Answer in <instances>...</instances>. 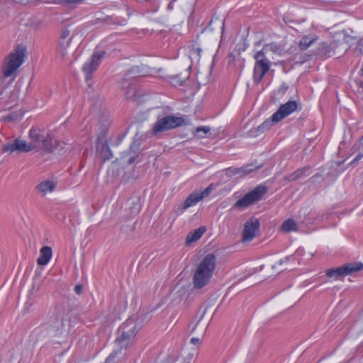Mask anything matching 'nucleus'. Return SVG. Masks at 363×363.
<instances>
[{"label": "nucleus", "instance_id": "27", "mask_svg": "<svg viewBox=\"0 0 363 363\" xmlns=\"http://www.w3.org/2000/svg\"><path fill=\"white\" fill-rule=\"evenodd\" d=\"M129 75H130L131 77L136 78L144 76L145 73L140 69L139 67H133L130 69Z\"/></svg>", "mask_w": 363, "mask_h": 363}, {"label": "nucleus", "instance_id": "28", "mask_svg": "<svg viewBox=\"0 0 363 363\" xmlns=\"http://www.w3.org/2000/svg\"><path fill=\"white\" fill-rule=\"evenodd\" d=\"M213 184H210L207 188H206L202 192L198 193V196L200 199L202 200L203 198L208 196L211 191L213 189Z\"/></svg>", "mask_w": 363, "mask_h": 363}, {"label": "nucleus", "instance_id": "33", "mask_svg": "<svg viewBox=\"0 0 363 363\" xmlns=\"http://www.w3.org/2000/svg\"><path fill=\"white\" fill-rule=\"evenodd\" d=\"M201 339V337H192V338H191L190 342L191 344H193L194 345H197L200 343Z\"/></svg>", "mask_w": 363, "mask_h": 363}, {"label": "nucleus", "instance_id": "3", "mask_svg": "<svg viewBox=\"0 0 363 363\" xmlns=\"http://www.w3.org/2000/svg\"><path fill=\"white\" fill-rule=\"evenodd\" d=\"M184 119L174 115L158 117L153 124L151 133L152 135L157 136L161 133L183 125Z\"/></svg>", "mask_w": 363, "mask_h": 363}, {"label": "nucleus", "instance_id": "22", "mask_svg": "<svg viewBox=\"0 0 363 363\" xmlns=\"http://www.w3.org/2000/svg\"><path fill=\"white\" fill-rule=\"evenodd\" d=\"M277 122L273 120V115L271 118L266 120L264 123H262L259 126H258L255 130H251V133L254 132H264L265 130H269L274 123Z\"/></svg>", "mask_w": 363, "mask_h": 363}, {"label": "nucleus", "instance_id": "16", "mask_svg": "<svg viewBox=\"0 0 363 363\" xmlns=\"http://www.w3.org/2000/svg\"><path fill=\"white\" fill-rule=\"evenodd\" d=\"M52 256V250L49 246H44L40 250V255L37 262L39 265L45 266L48 264Z\"/></svg>", "mask_w": 363, "mask_h": 363}, {"label": "nucleus", "instance_id": "10", "mask_svg": "<svg viewBox=\"0 0 363 363\" xmlns=\"http://www.w3.org/2000/svg\"><path fill=\"white\" fill-rule=\"evenodd\" d=\"M108 133L104 130L100 133L96 143V153L104 162L110 160L113 155L108 144Z\"/></svg>", "mask_w": 363, "mask_h": 363}, {"label": "nucleus", "instance_id": "39", "mask_svg": "<svg viewBox=\"0 0 363 363\" xmlns=\"http://www.w3.org/2000/svg\"><path fill=\"white\" fill-rule=\"evenodd\" d=\"M113 181H112V179L111 178L110 179L107 180V182L108 183H111Z\"/></svg>", "mask_w": 363, "mask_h": 363}, {"label": "nucleus", "instance_id": "20", "mask_svg": "<svg viewBox=\"0 0 363 363\" xmlns=\"http://www.w3.org/2000/svg\"><path fill=\"white\" fill-rule=\"evenodd\" d=\"M205 231V229L203 228H199L198 229H196L193 232H190L186 240V244H190L191 242L197 241L203 234Z\"/></svg>", "mask_w": 363, "mask_h": 363}, {"label": "nucleus", "instance_id": "29", "mask_svg": "<svg viewBox=\"0 0 363 363\" xmlns=\"http://www.w3.org/2000/svg\"><path fill=\"white\" fill-rule=\"evenodd\" d=\"M355 147L359 150V152L354 158V161H358L363 157V144L362 143L357 144V145H356Z\"/></svg>", "mask_w": 363, "mask_h": 363}, {"label": "nucleus", "instance_id": "24", "mask_svg": "<svg viewBox=\"0 0 363 363\" xmlns=\"http://www.w3.org/2000/svg\"><path fill=\"white\" fill-rule=\"evenodd\" d=\"M306 170H307L306 168L298 169L296 171H295L294 172L286 176L285 177V179L289 182L296 181L298 179L301 178L303 175V174L305 173V172Z\"/></svg>", "mask_w": 363, "mask_h": 363}, {"label": "nucleus", "instance_id": "34", "mask_svg": "<svg viewBox=\"0 0 363 363\" xmlns=\"http://www.w3.org/2000/svg\"><path fill=\"white\" fill-rule=\"evenodd\" d=\"M82 287L81 285H77L75 287H74V291L77 294H79L81 292H82Z\"/></svg>", "mask_w": 363, "mask_h": 363}, {"label": "nucleus", "instance_id": "41", "mask_svg": "<svg viewBox=\"0 0 363 363\" xmlns=\"http://www.w3.org/2000/svg\"><path fill=\"white\" fill-rule=\"evenodd\" d=\"M108 174H113V171H111V172L108 171Z\"/></svg>", "mask_w": 363, "mask_h": 363}, {"label": "nucleus", "instance_id": "18", "mask_svg": "<svg viewBox=\"0 0 363 363\" xmlns=\"http://www.w3.org/2000/svg\"><path fill=\"white\" fill-rule=\"evenodd\" d=\"M139 150L140 143L133 142L130 146L129 152L127 155V157H128L127 159V162L128 164H133L135 162V157H138V152H139Z\"/></svg>", "mask_w": 363, "mask_h": 363}, {"label": "nucleus", "instance_id": "8", "mask_svg": "<svg viewBox=\"0 0 363 363\" xmlns=\"http://www.w3.org/2000/svg\"><path fill=\"white\" fill-rule=\"evenodd\" d=\"M267 192V188L265 186L259 185L241 199L238 200L235 203L234 207L238 208H245L260 200Z\"/></svg>", "mask_w": 363, "mask_h": 363}, {"label": "nucleus", "instance_id": "2", "mask_svg": "<svg viewBox=\"0 0 363 363\" xmlns=\"http://www.w3.org/2000/svg\"><path fill=\"white\" fill-rule=\"evenodd\" d=\"M216 262L215 255L209 253L199 264L193 278L196 289H201L208 284L216 268Z\"/></svg>", "mask_w": 363, "mask_h": 363}, {"label": "nucleus", "instance_id": "11", "mask_svg": "<svg viewBox=\"0 0 363 363\" xmlns=\"http://www.w3.org/2000/svg\"><path fill=\"white\" fill-rule=\"evenodd\" d=\"M34 149L35 145H30L26 141L18 138L2 146V152L9 153H12L14 151L27 152Z\"/></svg>", "mask_w": 363, "mask_h": 363}, {"label": "nucleus", "instance_id": "7", "mask_svg": "<svg viewBox=\"0 0 363 363\" xmlns=\"http://www.w3.org/2000/svg\"><path fill=\"white\" fill-rule=\"evenodd\" d=\"M105 54L106 52L103 50H97L93 53L91 59L84 64L82 72L84 74L86 83H89V82L92 79L93 74L98 69Z\"/></svg>", "mask_w": 363, "mask_h": 363}, {"label": "nucleus", "instance_id": "15", "mask_svg": "<svg viewBox=\"0 0 363 363\" xmlns=\"http://www.w3.org/2000/svg\"><path fill=\"white\" fill-rule=\"evenodd\" d=\"M259 167H252V164H247L240 168L229 167L225 169V174L228 177H231L235 174L246 175L254 170L257 169Z\"/></svg>", "mask_w": 363, "mask_h": 363}, {"label": "nucleus", "instance_id": "30", "mask_svg": "<svg viewBox=\"0 0 363 363\" xmlns=\"http://www.w3.org/2000/svg\"><path fill=\"white\" fill-rule=\"evenodd\" d=\"M69 30L67 29H64L62 30L61 32V34H60V38L59 40H70L69 38Z\"/></svg>", "mask_w": 363, "mask_h": 363}, {"label": "nucleus", "instance_id": "23", "mask_svg": "<svg viewBox=\"0 0 363 363\" xmlns=\"http://www.w3.org/2000/svg\"><path fill=\"white\" fill-rule=\"evenodd\" d=\"M71 43V40H59L57 50L62 57L67 55V49Z\"/></svg>", "mask_w": 363, "mask_h": 363}, {"label": "nucleus", "instance_id": "32", "mask_svg": "<svg viewBox=\"0 0 363 363\" xmlns=\"http://www.w3.org/2000/svg\"><path fill=\"white\" fill-rule=\"evenodd\" d=\"M268 49H270L273 52H276L278 50V47L276 45H267L264 47V48L262 50L264 52V51L267 50Z\"/></svg>", "mask_w": 363, "mask_h": 363}, {"label": "nucleus", "instance_id": "36", "mask_svg": "<svg viewBox=\"0 0 363 363\" xmlns=\"http://www.w3.org/2000/svg\"><path fill=\"white\" fill-rule=\"evenodd\" d=\"M80 1H82V0H66V2L68 4L78 3Z\"/></svg>", "mask_w": 363, "mask_h": 363}, {"label": "nucleus", "instance_id": "42", "mask_svg": "<svg viewBox=\"0 0 363 363\" xmlns=\"http://www.w3.org/2000/svg\"><path fill=\"white\" fill-rule=\"evenodd\" d=\"M283 263L282 260H280L279 264H281Z\"/></svg>", "mask_w": 363, "mask_h": 363}, {"label": "nucleus", "instance_id": "25", "mask_svg": "<svg viewBox=\"0 0 363 363\" xmlns=\"http://www.w3.org/2000/svg\"><path fill=\"white\" fill-rule=\"evenodd\" d=\"M281 229L286 232L296 230V223L293 219H288L283 223Z\"/></svg>", "mask_w": 363, "mask_h": 363}, {"label": "nucleus", "instance_id": "37", "mask_svg": "<svg viewBox=\"0 0 363 363\" xmlns=\"http://www.w3.org/2000/svg\"><path fill=\"white\" fill-rule=\"evenodd\" d=\"M201 320H199L195 326L193 328L192 331L194 330L200 324Z\"/></svg>", "mask_w": 363, "mask_h": 363}, {"label": "nucleus", "instance_id": "1", "mask_svg": "<svg viewBox=\"0 0 363 363\" xmlns=\"http://www.w3.org/2000/svg\"><path fill=\"white\" fill-rule=\"evenodd\" d=\"M140 328L141 321L138 322V319L135 318H128L119 327L115 341V358L118 357V360L124 358Z\"/></svg>", "mask_w": 363, "mask_h": 363}, {"label": "nucleus", "instance_id": "35", "mask_svg": "<svg viewBox=\"0 0 363 363\" xmlns=\"http://www.w3.org/2000/svg\"><path fill=\"white\" fill-rule=\"evenodd\" d=\"M113 357L112 353H111L108 357L106 358L105 363H112Z\"/></svg>", "mask_w": 363, "mask_h": 363}, {"label": "nucleus", "instance_id": "40", "mask_svg": "<svg viewBox=\"0 0 363 363\" xmlns=\"http://www.w3.org/2000/svg\"><path fill=\"white\" fill-rule=\"evenodd\" d=\"M322 46H323V47H324V48H327V47H328V46H327V44H325V43H323V44L322 45Z\"/></svg>", "mask_w": 363, "mask_h": 363}, {"label": "nucleus", "instance_id": "5", "mask_svg": "<svg viewBox=\"0 0 363 363\" xmlns=\"http://www.w3.org/2000/svg\"><path fill=\"white\" fill-rule=\"evenodd\" d=\"M254 58L256 62L254 67L253 78L255 82L259 83L269 71L270 62L266 57L263 50L257 52L255 54Z\"/></svg>", "mask_w": 363, "mask_h": 363}, {"label": "nucleus", "instance_id": "4", "mask_svg": "<svg viewBox=\"0 0 363 363\" xmlns=\"http://www.w3.org/2000/svg\"><path fill=\"white\" fill-rule=\"evenodd\" d=\"M24 57V49L18 48L12 52L6 59L3 68V73L5 77L11 76L23 64Z\"/></svg>", "mask_w": 363, "mask_h": 363}, {"label": "nucleus", "instance_id": "19", "mask_svg": "<svg viewBox=\"0 0 363 363\" xmlns=\"http://www.w3.org/2000/svg\"><path fill=\"white\" fill-rule=\"evenodd\" d=\"M55 188V184L52 181L50 180L43 181L38 186V191L44 194L53 191Z\"/></svg>", "mask_w": 363, "mask_h": 363}, {"label": "nucleus", "instance_id": "9", "mask_svg": "<svg viewBox=\"0 0 363 363\" xmlns=\"http://www.w3.org/2000/svg\"><path fill=\"white\" fill-rule=\"evenodd\" d=\"M363 269L362 262L348 263L337 268L330 269L327 271L326 275L328 277L337 279L341 277L353 274Z\"/></svg>", "mask_w": 363, "mask_h": 363}, {"label": "nucleus", "instance_id": "12", "mask_svg": "<svg viewBox=\"0 0 363 363\" xmlns=\"http://www.w3.org/2000/svg\"><path fill=\"white\" fill-rule=\"evenodd\" d=\"M298 108V104L296 101H289L280 106L279 109L273 114V120L279 122L294 113Z\"/></svg>", "mask_w": 363, "mask_h": 363}, {"label": "nucleus", "instance_id": "26", "mask_svg": "<svg viewBox=\"0 0 363 363\" xmlns=\"http://www.w3.org/2000/svg\"><path fill=\"white\" fill-rule=\"evenodd\" d=\"M131 205L132 206L130 207V213L132 216H135L140 211L141 206L138 200L133 201Z\"/></svg>", "mask_w": 363, "mask_h": 363}, {"label": "nucleus", "instance_id": "31", "mask_svg": "<svg viewBox=\"0 0 363 363\" xmlns=\"http://www.w3.org/2000/svg\"><path fill=\"white\" fill-rule=\"evenodd\" d=\"M56 323L55 328H57V331H60L63 328V320L61 317H56Z\"/></svg>", "mask_w": 363, "mask_h": 363}, {"label": "nucleus", "instance_id": "13", "mask_svg": "<svg viewBox=\"0 0 363 363\" xmlns=\"http://www.w3.org/2000/svg\"><path fill=\"white\" fill-rule=\"evenodd\" d=\"M259 228V222L257 218H252L248 220L242 230V241L249 242L257 234Z\"/></svg>", "mask_w": 363, "mask_h": 363}, {"label": "nucleus", "instance_id": "21", "mask_svg": "<svg viewBox=\"0 0 363 363\" xmlns=\"http://www.w3.org/2000/svg\"><path fill=\"white\" fill-rule=\"evenodd\" d=\"M211 132V128L208 126H199L193 131L194 137L198 138H206L207 135Z\"/></svg>", "mask_w": 363, "mask_h": 363}, {"label": "nucleus", "instance_id": "17", "mask_svg": "<svg viewBox=\"0 0 363 363\" xmlns=\"http://www.w3.org/2000/svg\"><path fill=\"white\" fill-rule=\"evenodd\" d=\"M318 38L315 35H304L298 43V48L301 50H306L308 48H309L311 45H313L316 40Z\"/></svg>", "mask_w": 363, "mask_h": 363}, {"label": "nucleus", "instance_id": "14", "mask_svg": "<svg viewBox=\"0 0 363 363\" xmlns=\"http://www.w3.org/2000/svg\"><path fill=\"white\" fill-rule=\"evenodd\" d=\"M200 201L201 199L198 196V192H194L186 198V199L183 203L178 206L176 212L178 214L182 213L187 208L193 206H195Z\"/></svg>", "mask_w": 363, "mask_h": 363}, {"label": "nucleus", "instance_id": "38", "mask_svg": "<svg viewBox=\"0 0 363 363\" xmlns=\"http://www.w3.org/2000/svg\"><path fill=\"white\" fill-rule=\"evenodd\" d=\"M291 257H286L285 258V261L289 260Z\"/></svg>", "mask_w": 363, "mask_h": 363}, {"label": "nucleus", "instance_id": "6", "mask_svg": "<svg viewBox=\"0 0 363 363\" xmlns=\"http://www.w3.org/2000/svg\"><path fill=\"white\" fill-rule=\"evenodd\" d=\"M30 145H35V149L44 151H50L52 147V139L49 135L45 137L41 130L36 128H32L29 130Z\"/></svg>", "mask_w": 363, "mask_h": 363}]
</instances>
